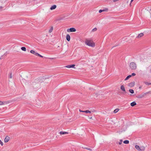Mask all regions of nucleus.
<instances>
[{"label":"nucleus","mask_w":151,"mask_h":151,"mask_svg":"<svg viewBox=\"0 0 151 151\" xmlns=\"http://www.w3.org/2000/svg\"><path fill=\"white\" fill-rule=\"evenodd\" d=\"M145 10H146V9H145ZM147 11L148 10H147Z\"/></svg>","instance_id":"obj_42"},{"label":"nucleus","mask_w":151,"mask_h":151,"mask_svg":"<svg viewBox=\"0 0 151 151\" xmlns=\"http://www.w3.org/2000/svg\"><path fill=\"white\" fill-rule=\"evenodd\" d=\"M129 91L131 93H134V91L132 89H130L129 90Z\"/></svg>","instance_id":"obj_19"},{"label":"nucleus","mask_w":151,"mask_h":151,"mask_svg":"<svg viewBox=\"0 0 151 151\" xmlns=\"http://www.w3.org/2000/svg\"><path fill=\"white\" fill-rule=\"evenodd\" d=\"M131 106H134L136 105V103L135 101H134L131 103L130 104Z\"/></svg>","instance_id":"obj_13"},{"label":"nucleus","mask_w":151,"mask_h":151,"mask_svg":"<svg viewBox=\"0 0 151 151\" xmlns=\"http://www.w3.org/2000/svg\"><path fill=\"white\" fill-rule=\"evenodd\" d=\"M6 55H7V53H5V54L3 55V56H6Z\"/></svg>","instance_id":"obj_35"},{"label":"nucleus","mask_w":151,"mask_h":151,"mask_svg":"<svg viewBox=\"0 0 151 151\" xmlns=\"http://www.w3.org/2000/svg\"><path fill=\"white\" fill-rule=\"evenodd\" d=\"M21 49L24 51H26V48L25 47H22L21 48Z\"/></svg>","instance_id":"obj_17"},{"label":"nucleus","mask_w":151,"mask_h":151,"mask_svg":"<svg viewBox=\"0 0 151 151\" xmlns=\"http://www.w3.org/2000/svg\"><path fill=\"white\" fill-rule=\"evenodd\" d=\"M136 75L135 73H133L132 74V76H134Z\"/></svg>","instance_id":"obj_32"},{"label":"nucleus","mask_w":151,"mask_h":151,"mask_svg":"<svg viewBox=\"0 0 151 151\" xmlns=\"http://www.w3.org/2000/svg\"><path fill=\"white\" fill-rule=\"evenodd\" d=\"M76 31V29L74 28H71L67 29V32H75Z\"/></svg>","instance_id":"obj_4"},{"label":"nucleus","mask_w":151,"mask_h":151,"mask_svg":"<svg viewBox=\"0 0 151 151\" xmlns=\"http://www.w3.org/2000/svg\"><path fill=\"white\" fill-rule=\"evenodd\" d=\"M122 139H120V141H119V145H121V144H122Z\"/></svg>","instance_id":"obj_26"},{"label":"nucleus","mask_w":151,"mask_h":151,"mask_svg":"<svg viewBox=\"0 0 151 151\" xmlns=\"http://www.w3.org/2000/svg\"><path fill=\"white\" fill-rule=\"evenodd\" d=\"M85 148L90 151H92V149L90 148Z\"/></svg>","instance_id":"obj_30"},{"label":"nucleus","mask_w":151,"mask_h":151,"mask_svg":"<svg viewBox=\"0 0 151 151\" xmlns=\"http://www.w3.org/2000/svg\"><path fill=\"white\" fill-rule=\"evenodd\" d=\"M53 30V27H51L50 29L49 30V32L50 33H51Z\"/></svg>","instance_id":"obj_15"},{"label":"nucleus","mask_w":151,"mask_h":151,"mask_svg":"<svg viewBox=\"0 0 151 151\" xmlns=\"http://www.w3.org/2000/svg\"><path fill=\"white\" fill-rule=\"evenodd\" d=\"M141 88H142V86H140L139 87V89H141Z\"/></svg>","instance_id":"obj_38"},{"label":"nucleus","mask_w":151,"mask_h":151,"mask_svg":"<svg viewBox=\"0 0 151 151\" xmlns=\"http://www.w3.org/2000/svg\"><path fill=\"white\" fill-rule=\"evenodd\" d=\"M147 85H150L151 84V83H149L147 82H144Z\"/></svg>","instance_id":"obj_23"},{"label":"nucleus","mask_w":151,"mask_h":151,"mask_svg":"<svg viewBox=\"0 0 151 151\" xmlns=\"http://www.w3.org/2000/svg\"><path fill=\"white\" fill-rule=\"evenodd\" d=\"M104 10H100L99 11V13H101V12H104Z\"/></svg>","instance_id":"obj_27"},{"label":"nucleus","mask_w":151,"mask_h":151,"mask_svg":"<svg viewBox=\"0 0 151 151\" xmlns=\"http://www.w3.org/2000/svg\"><path fill=\"white\" fill-rule=\"evenodd\" d=\"M129 66L130 68L132 70H135L137 68L136 64L134 62L130 63Z\"/></svg>","instance_id":"obj_2"},{"label":"nucleus","mask_w":151,"mask_h":151,"mask_svg":"<svg viewBox=\"0 0 151 151\" xmlns=\"http://www.w3.org/2000/svg\"><path fill=\"white\" fill-rule=\"evenodd\" d=\"M56 6L55 5H54L52 6L50 8V9L51 10H52L53 9H55L56 8Z\"/></svg>","instance_id":"obj_9"},{"label":"nucleus","mask_w":151,"mask_h":151,"mask_svg":"<svg viewBox=\"0 0 151 151\" xmlns=\"http://www.w3.org/2000/svg\"><path fill=\"white\" fill-rule=\"evenodd\" d=\"M129 5L130 6H131V3H130V4H129Z\"/></svg>","instance_id":"obj_40"},{"label":"nucleus","mask_w":151,"mask_h":151,"mask_svg":"<svg viewBox=\"0 0 151 151\" xmlns=\"http://www.w3.org/2000/svg\"><path fill=\"white\" fill-rule=\"evenodd\" d=\"M0 144H1V146H2L3 145V142L1 141V140H0Z\"/></svg>","instance_id":"obj_28"},{"label":"nucleus","mask_w":151,"mask_h":151,"mask_svg":"<svg viewBox=\"0 0 151 151\" xmlns=\"http://www.w3.org/2000/svg\"><path fill=\"white\" fill-rule=\"evenodd\" d=\"M30 53H32L34 55L35 54V52L33 50H31L30 51Z\"/></svg>","instance_id":"obj_22"},{"label":"nucleus","mask_w":151,"mask_h":151,"mask_svg":"<svg viewBox=\"0 0 151 151\" xmlns=\"http://www.w3.org/2000/svg\"><path fill=\"white\" fill-rule=\"evenodd\" d=\"M124 143L126 144H128L129 143V141L127 140H125L124 141Z\"/></svg>","instance_id":"obj_21"},{"label":"nucleus","mask_w":151,"mask_h":151,"mask_svg":"<svg viewBox=\"0 0 151 151\" xmlns=\"http://www.w3.org/2000/svg\"><path fill=\"white\" fill-rule=\"evenodd\" d=\"M9 81H11V80H10V79H11L12 78V73H10L9 74Z\"/></svg>","instance_id":"obj_12"},{"label":"nucleus","mask_w":151,"mask_h":151,"mask_svg":"<svg viewBox=\"0 0 151 151\" xmlns=\"http://www.w3.org/2000/svg\"><path fill=\"white\" fill-rule=\"evenodd\" d=\"M75 65H68L66 66V67L68 68H73L75 66Z\"/></svg>","instance_id":"obj_11"},{"label":"nucleus","mask_w":151,"mask_h":151,"mask_svg":"<svg viewBox=\"0 0 151 151\" xmlns=\"http://www.w3.org/2000/svg\"><path fill=\"white\" fill-rule=\"evenodd\" d=\"M97 29L96 28H95L92 30V31L93 32L96 31L97 30Z\"/></svg>","instance_id":"obj_25"},{"label":"nucleus","mask_w":151,"mask_h":151,"mask_svg":"<svg viewBox=\"0 0 151 151\" xmlns=\"http://www.w3.org/2000/svg\"><path fill=\"white\" fill-rule=\"evenodd\" d=\"M143 35L144 34L143 33H140L138 35L137 37V38H139L142 37Z\"/></svg>","instance_id":"obj_8"},{"label":"nucleus","mask_w":151,"mask_h":151,"mask_svg":"<svg viewBox=\"0 0 151 151\" xmlns=\"http://www.w3.org/2000/svg\"><path fill=\"white\" fill-rule=\"evenodd\" d=\"M10 138L8 136H6L4 139V141L5 143L8 142Z\"/></svg>","instance_id":"obj_5"},{"label":"nucleus","mask_w":151,"mask_h":151,"mask_svg":"<svg viewBox=\"0 0 151 151\" xmlns=\"http://www.w3.org/2000/svg\"><path fill=\"white\" fill-rule=\"evenodd\" d=\"M60 134H68V132H60Z\"/></svg>","instance_id":"obj_14"},{"label":"nucleus","mask_w":151,"mask_h":151,"mask_svg":"<svg viewBox=\"0 0 151 151\" xmlns=\"http://www.w3.org/2000/svg\"><path fill=\"white\" fill-rule=\"evenodd\" d=\"M121 89L122 91L126 93L125 89L124 86L123 85H122L121 86Z\"/></svg>","instance_id":"obj_10"},{"label":"nucleus","mask_w":151,"mask_h":151,"mask_svg":"<svg viewBox=\"0 0 151 151\" xmlns=\"http://www.w3.org/2000/svg\"><path fill=\"white\" fill-rule=\"evenodd\" d=\"M132 76V75H129L127 76V77L125 79V80H127L129 78H130Z\"/></svg>","instance_id":"obj_16"},{"label":"nucleus","mask_w":151,"mask_h":151,"mask_svg":"<svg viewBox=\"0 0 151 151\" xmlns=\"http://www.w3.org/2000/svg\"><path fill=\"white\" fill-rule=\"evenodd\" d=\"M96 111L95 110H93L92 111V112H95Z\"/></svg>","instance_id":"obj_36"},{"label":"nucleus","mask_w":151,"mask_h":151,"mask_svg":"<svg viewBox=\"0 0 151 151\" xmlns=\"http://www.w3.org/2000/svg\"><path fill=\"white\" fill-rule=\"evenodd\" d=\"M119 111V109H116L114 111V113H116L117 112Z\"/></svg>","instance_id":"obj_20"},{"label":"nucleus","mask_w":151,"mask_h":151,"mask_svg":"<svg viewBox=\"0 0 151 151\" xmlns=\"http://www.w3.org/2000/svg\"><path fill=\"white\" fill-rule=\"evenodd\" d=\"M142 97H139V98H142Z\"/></svg>","instance_id":"obj_41"},{"label":"nucleus","mask_w":151,"mask_h":151,"mask_svg":"<svg viewBox=\"0 0 151 151\" xmlns=\"http://www.w3.org/2000/svg\"><path fill=\"white\" fill-rule=\"evenodd\" d=\"M39 55V54H38V53L35 52V55L38 56Z\"/></svg>","instance_id":"obj_31"},{"label":"nucleus","mask_w":151,"mask_h":151,"mask_svg":"<svg viewBox=\"0 0 151 151\" xmlns=\"http://www.w3.org/2000/svg\"><path fill=\"white\" fill-rule=\"evenodd\" d=\"M92 117H89V119H92Z\"/></svg>","instance_id":"obj_39"},{"label":"nucleus","mask_w":151,"mask_h":151,"mask_svg":"<svg viewBox=\"0 0 151 151\" xmlns=\"http://www.w3.org/2000/svg\"><path fill=\"white\" fill-rule=\"evenodd\" d=\"M85 44L87 45L92 47H94L95 46V43L92 41L88 40H86L85 41Z\"/></svg>","instance_id":"obj_1"},{"label":"nucleus","mask_w":151,"mask_h":151,"mask_svg":"<svg viewBox=\"0 0 151 151\" xmlns=\"http://www.w3.org/2000/svg\"><path fill=\"white\" fill-rule=\"evenodd\" d=\"M79 111L80 112H85V111H82V110H81L80 109H79Z\"/></svg>","instance_id":"obj_29"},{"label":"nucleus","mask_w":151,"mask_h":151,"mask_svg":"<svg viewBox=\"0 0 151 151\" xmlns=\"http://www.w3.org/2000/svg\"><path fill=\"white\" fill-rule=\"evenodd\" d=\"M40 57H41V58H42L43 57V56H42V55H40V54H39V55H38Z\"/></svg>","instance_id":"obj_34"},{"label":"nucleus","mask_w":151,"mask_h":151,"mask_svg":"<svg viewBox=\"0 0 151 151\" xmlns=\"http://www.w3.org/2000/svg\"><path fill=\"white\" fill-rule=\"evenodd\" d=\"M135 147L138 151H144L145 149V147L143 146L139 147L137 145H136Z\"/></svg>","instance_id":"obj_3"},{"label":"nucleus","mask_w":151,"mask_h":151,"mask_svg":"<svg viewBox=\"0 0 151 151\" xmlns=\"http://www.w3.org/2000/svg\"><path fill=\"white\" fill-rule=\"evenodd\" d=\"M66 39L68 41H70V35L69 34H67L66 35Z\"/></svg>","instance_id":"obj_7"},{"label":"nucleus","mask_w":151,"mask_h":151,"mask_svg":"<svg viewBox=\"0 0 151 151\" xmlns=\"http://www.w3.org/2000/svg\"><path fill=\"white\" fill-rule=\"evenodd\" d=\"M85 113H91V111H89V110H87L85 111Z\"/></svg>","instance_id":"obj_24"},{"label":"nucleus","mask_w":151,"mask_h":151,"mask_svg":"<svg viewBox=\"0 0 151 151\" xmlns=\"http://www.w3.org/2000/svg\"><path fill=\"white\" fill-rule=\"evenodd\" d=\"M134 85V82H132L128 84V86L130 87H133Z\"/></svg>","instance_id":"obj_6"},{"label":"nucleus","mask_w":151,"mask_h":151,"mask_svg":"<svg viewBox=\"0 0 151 151\" xmlns=\"http://www.w3.org/2000/svg\"><path fill=\"white\" fill-rule=\"evenodd\" d=\"M119 0H112V1H113L114 2H116L117 1H119Z\"/></svg>","instance_id":"obj_33"},{"label":"nucleus","mask_w":151,"mask_h":151,"mask_svg":"<svg viewBox=\"0 0 151 151\" xmlns=\"http://www.w3.org/2000/svg\"><path fill=\"white\" fill-rule=\"evenodd\" d=\"M6 104V102H3L2 101H0V105H1Z\"/></svg>","instance_id":"obj_18"},{"label":"nucleus","mask_w":151,"mask_h":151,"mask_svg":"<svg viewBox=\"0 0 151 151\" xmlns=\"http://www.w3.org/2000/svg\"><path fill=\"white\" fill-rule=\"evenodd\" d=\"M134 0H131V3H132V2Z\"/></svg>","instance_id":"obj_37"}]
</instances>
